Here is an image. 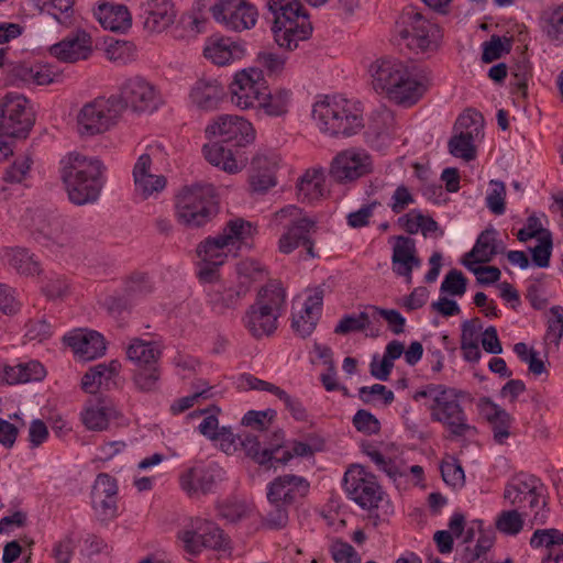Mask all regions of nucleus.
<instances>
[{
    "label": "nucleus",
    "instance_id": "nucleus-31",
    "mask_svg": "<svg viewBox=\"0 0 563 563\" xmlns=\"http://www.w3.org/2000/svg\"><path fill=\"white\" fill-rule=\"evenodd\" d=\"M393 272L406 278L411 283L412 271L421 265V261L416 256L415 241L407 236H397L393 247L391 256Z\"/></svg>",
    "mask_w": 563,
    "mask_h": 563
},
{
    "label": "nucleus",
    "instance_id": "nucleus-52",
    "mask_svg": "<svg viewBox=\"0 0 563 563\" xmlns=\"http://www.w3.org/2000/svg\"><path fill=\"white\" fill-rule=\"evenodd\" d=\"M474 142L475 140L466 135L455 133L449 141V152L451 155L463 158L466 162L472 161L476 155Z\"/></svg>",
    "mask_w": 563,
    "mask_h": 563
},
{
    "label": "nucleus",
    "instance_id": "nucleus-49",
    "mask_svg": "<svg viewBox=\"0 0 563 563\" xmlns=\"http://www.w3.org/2000/svg\"><path fill=\"white\" fill-rule=\"evenodd\" d=\"M538 244L530 249L532 262L540 268H547L550 265V258L553 249L552 234L550 231L542 232V236L537 240Z\"/></svg>",
    "mask_w": 563,
    "mask_h": 563
},
{
    "label": "nucleus",
    "instance_id": "nucleus-3",
    "mask_svg": "<svg viewBox=\"0 0 563 563\" xmlns=\"http://www.w3.org/2000/svg\"><path fill=\"white\" fill-rule=\"evenodd\" d=\"M320 132L330 136H352L364 128L362 110L356 102L340 96H325L312 109Z\"/></svg>",
    "mask_w": 563,
    "mask_h": 563
},
{
    "label": "nucleus",
    "instance_id": "nucleus-18",
    "mask_svg": "<svg viewBox=\"0 0 563 563\" xmlns=\"http://www.w3.org/2000/svg\"><path fill=\"white\" fill-rule=\"evenodd\" d=\"M265 90L267 86L262 69H243L235 74L230 85L231 101L242 110L257 108Z\"/></svg>",
    "mask_w": 563,
    "mask_h": 563
},
{
    "label": "nucleus",
    "instance_id": "nucleus-23",
    "mask_svg": "<svg viewBox=\"0 0 563 563\" xmlns=\"http://www.w3.org/2000/svg\"><path fill=\"white\" fill-rule=\"evenodd\" d=\"M63 342L81 362H89L104 355L107 346L101 333L88 329H75L63 336Z\"/></svg>",
    "mask_w": 563,
    "mask_h": 563
},
{
    "label": "nucleus",
    "instance_id": "nucleus-7",
    "mask_svg": "<svg viewBox=\"0 0 563 563\" xmlns=\"http://www.w3.org/2000/svg\"><path fill=\"white\" fill-rule=\"evenodd\" d=\"M273 223L285 229L278 241V250L290 254L299 246H305L310 257H316L312 234L317 231V221L307 216L302 209L288 205L274 213Z\"/></svg>",
    "mask_w": 563,
    "mask_h": 563
},
{
    "label": "nucleus",
    "instance_id": "nucleus-20",
    "mask_svg": "<svg viewBox=\"0 0 563 563\" xmlns=\"http://www.w3.org/2000/svg\"><path fill=\"white\" fill-rule=\"evenodd\" d=\"M209 137H219L222 142H231L244 146L255 140L253 125L242 117L221 114L206 128Z\"/></svg>",
    "mask_w": 563,
    "mask_h": 563
},
{
    "label": "nucleus",
    "instance_id": "nucleus-28",
    "mask_svg": "<svg viewBox=\"0 0 563 563\" xmlns=\"http://www.w3.org/2000/svg\"><path fill=\"white\" fill-rule=\"evenodd\" d=\"M240 440L247 456L262 466L271 467L275 466L276 453L283 448L284 432L275 431L266 448H262L258 437L252 433H245Z\"/></svg>",
    "mask_w": 563,
    "mask_h": 563
},
{
    "label": "nucleus",
    "instance_id": "nucleus-9",
    "mask_svg": "<svg viewBox=\"0 0 563 563\" xmlns=\"http://www.w3.org/2000/svg\"><path fill=\"white\" fill-rule=\"evenodd\" d=\"M123 114V106L115 95L100 96L86 102L77 114V129L82 136L109 131Z\"/></svg>",
    "mask_w": 563,
    "mask_h": 563
},
{
    "label": "nucleus",
    "instance_id": "nucleus-42",
    "mask_svg": "<svg viewBox=\"0 0 563 563\" xmlns=\"http://www.w3.org/2000/svg\"><path fill=\"white\" fill-rule=\"evenodd\" d=\"M291 97L292 92L286 88L276 89L274 92L265 90L257 108L263 109L267 115L279 117L287 113Z\"/></svg>",
    "mask_w": 563,
    "mask_h": 563
},
{
    "label": "nucleus",
    "instance_id": "nucleus-5",
    "mask_svg": "<svg viewBox=\"0 0 563 563\" xmlns=\"http://www.w3.org/2000/svg\"><path fill=\"white\" fill-rule=\"evenodd\" d=\"M273 15L272 31L278 46L294 49L299 41L307 40L312 26L299 0H267Z\"/></svg>",
    "mask_w": 563,
    "mask_h": 563
},
{
    "label": "nucleus",
    "instance_id": "nucleus-24",
    "mask_svg": "<svg viewBox=\"0 0 563 563\" xmlns=\"http://www.w3.org/2000/svg\"><path fill=\"white\" fill-rule=\"evenodd\" d=\"M137 16L148 32H162L174 23L176 10L172 0H141Z\"/></svg>",
    "mask_w": 563,
    "mask_h": 563
},
{
    "label": "nucleus",
    "instance_id": "nucleus-38",
    "mask_svg": "<svg viewBox=\"0 0 563 563\" xmlns=\"http://www.w3.org/2000/svg\"><path fill=\"white\" fill-rule=\"evenodd\" d=\"M126 358L135 366L157 364L161 350L155 341H145L140 338L130 339L125 347Z\"/></svg>",
    "mask_w": 563,
    "mask_h": 563
},
{
    "label": "nucleus",
    "instance_id": "nucleus-63",
    "mask_svg": "<svg viewBox=\"0 0 563 563\" xmlns=\"http://www.w3.org/2000/svg\"><path fill=\"white\" fill-rule=\"evenodd\" d=\"M492 189L486 197V206L487 208L497 216H500L505 212V195L506 189L503 181L492 180L490 181Z\"/></svg>",
    "mask_w": 563,
    "mask_h": 563
},
{
    "label": "nucleus",
    "instance_id": "nucleus-62",
    "mask_svg": "<svg viewBox=\"0 0 563 563\" xmlns=\"http://www.w3.org/2000/svg\"><path fill=\"white\" fill-rule=\"evenodd\" d=\"M9 80L12 85L31 84L35 80L33 64L30 62H14L10 64Z\"/></svg>",
    "mask_w": 563,
    "mask_h": 563
},
{
    "label": "nucleus",
    "instance_id": "nucleus-13",
    "mask_svg": "<svg viewBox=\"0 0 563 563\" xmlns=\"http://www.w3.org/2000/svg\"><path fill=\"white\" fill-rule=\"evenodd\" d=\"M398 33L406 46L416 53L437 49L439 29L415 7L404 9L398 24Z\"/></svg>",
    "mask_w": 563,
    "mask_h": 563
},
{
    "label": "nucleus",
    "instance_id": "nucleus-29",
    "mask_svg": "<svg viewBox=\"0 0 563 563\" xmlns=\"http://www.w3.org/2000/svg\"><path fill=\"white\" fill-rule=\"evenodd\" d=\"M278 169V157L275 154H260L252 161V173L250 175V187L252 191L265 194L276 186V172Z\"/></svg>",
    "mask_w": 563,
    "mask_h": 563
},
{
    "label": "nucleus",
    "instance_id": "nucleus-11",
    "mask_svg": "<svg viewBox=\"0 0 563 563\" xmlns=\"http://www.w3.org/2000/svg\"><path fill=\"white\" fill-rule=\"evenodd\" d=\"M200 11L210 12L213 20L228 31L243 32L255 26L257 9L247 0H197Z\"/></svg>",
    "mask_w": 563,
    "mask_h": 563
},
{
    "label": "nucleus",
    "instance_id": "nucleus-10",
    "mask_svg": "<svg viewBox=\"0 0 563 563\" xmlns=\"http://www.w3.org/2000/svg\"><path fill=\"white\" fill-rule=\"evenodd\" d=\"M254 233L251 222L235 218L227 222L222 232L217 236H210L200 242L197 247L198 256L206 264L222 265L231 247L246 241Z\"/></svg>",
    "mask_w": 563,
    "mask_h": 563
},
{
    "label": "nucleus",
    "instance_id": "nucleus-30",
    "mask_svg": "<svg viewBox=\"0 0 563 563\" xmlns=\"http://www.w3.org/2000/svg\"><path fill=\"white\" fill-rule=\"evenodd\" d=\"M323 302V289L318 287L308 296L303 303V309L292 316L291 328L301 338L309 336L319 320Z\"/></svg>",
    "mask_w": 563,
    "mask_h": 563
},
{
    "label": "nucleus",
    "instance_id": "nucleus-43",
    "mask_svg": "<svg viewBox=\"0 0 563 563\" xmlns=\"http://www.w3.org/2000/svg\"><path fill=\"white\" fill-rule=\"evenodd\" d=\"M205 158L213 166L220 167L228 173L239 170L238 163L230 150L224 148L219 143L206 144L202 148Z\"/></svg>",
    "mask_w": 563,
    "mask_h": 563
},
{
    "label": "nucleus",
    "instance_id": "nucleus-50",
    "mask_svg": "<svg viewBox=\"0 0 563 563\" xmlns=\"http://www.w3.org/2000/svg\"><path fill=\"white\" fill-rule=\"evenodd\" d=\"M523 512L518 509L505 510L500 512L496 521V528L505 534L516 536L523 528Z\"/></svg>",
    "mask_w": 563,
    "mask_h": 563
},
{
    "label": "nucleus",
    "instance_id": "nucleus-46",
    "mask_svg": "<svg viewBox=\"0 0 563 563\" xmlns=\"http://www.w3.org/2000/svg\"><path fill=\"white\" fill-rule=\"evenodd\" d=\"M74 0H49L45 2L43 8H40L38 15L43 19L47 15L53 18L62 25L69 26L71 19L69 11L73 9Z\"/></svg>",
    "mask_w": 563,
    "mask_h": 563
},
{
    "label": "nucleus",
    "instance_id": "nucleus-14",
    "mask_svg": "<svg viewBox=\"0 0 563 563\" xmlns=\"http://www.w3.org/2000/svg\"><path fill=\"white\" fill-rule=\"evenodd\" d=\"M374 162L362 148L351 147L339 152L331 161L329 175L333 181L346 185L372 174Z\"/></svg>",
    "mask_w": 563,
    "mask_h": 563
},
{
    "label": "nucleus",
    "instance_id": "nucleus-32",
    "mask_svg": "<svg viewBox=\"0 0 563 563\" xmlns=\"http://www.w3.org/2000/svg\"><path fill=\"white\" fill-rule=\"evenodd\" d=\"M84 426L91 431L107 430L111 420L119 417L118 410L106 399L88 401L81 413Z\"/></svg>",
    "mask_w": 563,
    "mask_h": 563
},
{
    "label": "nucleus",
    "instance_id": "nucleus-27",
    "mask_svg": "<svg viewBox=\"0 0 563 563\" xmlns=\"http://www.w3.org/2000/svg\"><path fill=\"white\" fill-rule=\"evenodd\" d=\"M310 484L303 476L285 474L276 477L268 485V501H284L292 504L309 493Z\"/></svg>",
    "mask_w": 563,
    "mask_h": 563
},
{
    "label": "nucleus",
    "instance_id": "nucleus-45",
    "mask_svg": "<svg viewBox=\"0 0 563 563\" xmlns=\"http://www.w3.org/2000/svg\"><path fill=\"white\" fill-rule=\"evenodd\" d=\"M484 118L475 110L463 112L454 124L455 133L463 134L477 141L484 136Z\"/></svg>",
    "mask_w": 563,
    "mask_h": 563
},
{
    "label": "nucleus",
    "instance_id": "nucleus-48",
    "mask_svg": "<svg viewBox=\"0 0 563 563\" xmlns=\"http://www.w3.org/2000/svg\"><path fill=\"white\" fill-rule=\"evenodd\" d=\"M31 363H19L16 365H4L0 373V382L8 385L27 383L33 374Z\"/></svg>",
    "mask_w": 563,
    "mask_h": 563
},
{
    "label": "nucleus",
    "instance_id": "nucleus-34",
    "mask_svg": "<svg viewBox=\"0 0 563 563\" xmlns=\"http://www.w3.org/2000/svg\"><path fill=\"white\" fill-rule=\"evenodd\" d=\"M225 96L223 86L214 78L198 79L190 90V100L202 110L216 109Z\"/></svg>",
    "mask_w": 563,
    "mask_h": 563
},
{
    "label": "nucleus",
    "instance_id": "nucleus-2",
    "mask_svg": "<svg viewBox=\"0 0 563 563\" xmlns=\"http://www.w3.org/2000/svg\"><path fill=\"white\" fill-rule=\"evenodd\" d=\"M372 86L375 91L401 106L415 104L426 92V86L413 75L404 62L384 57L369 66Z\"/></svg>",
    "mask_w": 563,
    "mask_h": 563
},
{
    "label": "nucleus",
    "instance_id": "nucleus-4",
    "mask_svg": "<svg viewBox=\"0 0 563 563\" xmlns=\"http://www.w3.org/2000/svg\"><path fill=\"white\" fill-rule=\"evenodd\" d=\"M285 302L286 292L279 284L265 285L258 290L254 303L246 309L243 325L257 340L271 336L277 329Z\"/></svg>",
    "mask_w": 563,
    "mask_h": 563
},
{
    "label": "nucleus",
    "instance_id": "nucleus-57",
    "mask_svg": "<svg viewBox=\"0 0 563 563\" xmlns=\"http://www.w3.org/2000/svg\"><path fill=\"white\" fill-rule=\"evenodd\" d=\"M276 418V411L273 409L266 410H250L242 418V423L246 427H251L257 431H264L269 428Z\"/></svg>",
    "mask_w": 563,
    "mask_h": 563
},
{
    "label": "nucleus",
    "instance_id": "nucleus-17",
    "mask_svg": "<svg viewBox=\"0 0 563 563\" xmlns=\"http://www.w3.org/2000/svg\"><path fill=\"white\" fill-rule=\"evenodd\" d=\"M185 551L197 555L202 549L222 550L228 545L223 531L213 522L196 518L189 527L178 532Z\"/></svg>",
    "mask_w": 563,
    "mask_h": 563
},
{
    "label": "nucleus",
    "instance_id": "nucleus-33",
    "mask_svg": "<svg viewBox=\"0 0 563 563\" xmlns=\"http://www.w3.org/2000/svg\"><path fill=\"white\" fill-rule=\"evenodd\" d=\"M220 409L213 406L210 409L198 410L191 416L206 415L200 424L198 426L199 432L211 441H219L221 448L227 451L234 445V434L230 427H219L217 413Z\"/></svg>",
    "mask_w": 563,
    "mask_h": 563
},
{
    "label": "nucleus",
    "instance_id": "nucleus-6",
    "mask_svg": "<svg viewBox=\"0 0 563 563\" xmlns=\"http://www.w3.org/2000/svg\"><path fill=\"white\" fill-rule=\"evenodd\" d=\"M176 218L187 228H200L218 213L216 190L211 184L195 183L185 186L176 196Z\"/></svg>",
    "mask_w": 563,
    "mask_h": 563
},
{
    "label": "nucleus",
    "instance_id": "nucleus-19",
    "mask_svg": "<svg viewBox=\"0 0 563 563\" xmlns=\"http://www.w3.org/2000/svg\"><path fill=\"white\" fill-rule=\"evenodd\" d=\"M118 494L115 478L107 473L97 475L91 489V507L100 522L108 523L118 516Z\"/></svg>",
    "mask_w": 563,
    "mask_h": 563
},
{
    "label": "nucleus",
    "instance_id": "nucleus-55",
    "mask_svg": "<svg viewBox=\"0 0 563 563\" xmlns=\"http://www.w3.org/2000/svg\"><path fill=\"white\" fill-rule=\"evenodd\" d=\"M287 56L283 54L263 51L257 54L256 62L263 67L268 76H278L283 73Z\"/></svg>",
    "mask_w": 563,
    "mask_h": 563
},
{
    "label": "nucleus",
    "instance_id": "nucleus-47",
    "mask_svg": "<svg viewBox=\"0 0 563 563\" xmlns=\"http://www.w3.org/2000/svg\"><path fill=\"white\" fill-rule=\"evenodd\" d=\"M358 398L365 405H377L382 402L384 406H389L395 395L393 390L388 389L385 385L374 384L372 386H362L358 388Z\"/></svg>",
    "mask_w": 563,
    "mask_h": 563
},
{
    "label": "nucleus",
    "instance_id": "nucleus-51",
    "mask_svg": "<svg viewBox=\"0 0 563 563\" xmlns=\"http://www.w3.org/2000/svg\"><path fill=\"white\" fill-rule=\"evenodd\" d=\"M159 379V371L157 364L136 366L133 375V382L142 391H152L156 388Z\"/></svg>",
    "mask_w": 563,
    "mask_h": 563
},
{
    "label": "nucleus",
    "instance_id": "nucleus-21",
    "mask_svg": "<svg viewBox=\"0 0 563 563\" xmlns=\"http://www.w3.org/2000/svg\"><path fill=\"white\" fill-rule=\"evenodd\" d=\"M223 478L222 468L216 463H200L184 472L179 477L181 489L190 497L212 493Z\"/></svg>",
    "mask_w": 563,
    "mask_h": 563
},
{
    "label": "nucleus",
    "instance_id": "nucleus-26",
    "mask_svg": "<svg viewBox=\"0 0 563 563\" xmlns=\"http://www.w3.org/2000/svg\"><path fill=\"white\" fill-rule=\"evenodd\" d=\"M49 52L62 62L76 63L90 56L92 40L86 31L77 30L63 41L52 45Z\"/></svg>",
    "mask_w": 563,
    "mask_h": 563
},
{
    "label": "nucleus",
    "instance_id": "nucleus-60",
    "mask_svg": "<svg viewBox=\"0 0 563 563\" xmlns=\"http://www.w3.org/2000/svg\"><path fill=\"white\" fill-rule=\"evenodd\" d=\"M135 47L132 43L125 41H115L106 48L108 59L119 64H126L134 58Z\"/></svg>",
    "mask_w": 563,
    "mask_h": 563
},
{
    "label": "nucleus",
    "instance_id": "nucleus-44",
    "mask_svg": "<svg viewBox=\"0 0 563 563\" xmlns=\"http://www.w3.org/2000/svg\"><path fill=\"white\" fill-rule=\"evenodd\" d=\"M541 29L551 40L563 42V3L547 9L541 16Z\"/></svg>",
    "mask_w": 563,
    "mask_h": 563
},
{
    "label": "nucleus",
    "instance_id": "nucleus-25",
    "mask_svg": "<svg viewBox=\"0 0 563 563\" xmlns=\"http://www.w3.org/2000/svg\"><path fill=\"white\" fill-rule=\"evenodd\" d=\"M250 285L239 282L234 286L212 285L207 290L208 302L218 314H225L242 305L250 292Z\"/></svg>",
    "mask_w": 563,
    "mask_h": 563
},
{
    "label": "nucleus",
    "instance_id": "nucleus-40",
    "mask_svg": "<svg viewBox=\"0 0 563 563\" xmlns=\"http://www.w3.org/2000/svg\"><path fill=\"white\" fill-rule=\"evenodd\" d=\"M1 262L4 266L14 269L19 275L32 276L35 267L33 253L24 247H3L0 251Z\"/></svg>",
    "mask_w": 563,
    "mask_h": 563
},
{
    "label": "nucleus",
    "instance_id": "nucleus-36",
    "mask_svg": "<svg viewBox=\"0 0 563 563\" xmlns=\"http://www.w3.org/2000/svg\"><path fill=\"white\" fill-rule=\"evenodd\" d=\"M243 54L244 48L230 37L210 38L203 48L205 57L219 66L240 59Z\"/></svg>",
    "mask_w": 563,
    "mask_h": 563
},
{
    "label": "nucleus",
    "instance_id": "nucleus-58",
    "mask_svg": "<svg viewBox=\"0 0 563 563\" xmlns=\"http://www.w3.org/2000/svg\"><path fill=\"white\" fill-rule=\"evenodd\" d=\"M462 264L472 272L481 285H492L500 279V269L496 266H478V263L462 260Z\"/></svg>",
    "mask_w": 563,
    "mask_h": 563
},
{
    "label": "nucleus",
    "instance_id": "nucleus-8",
    "mask_svg": "<svg viewBox=\"0 0 563 563\" xmlns=\"http://www.w3.org/2000/svg\"><path fill=\"white\" fill-rule=\"evenodd\" d=\"M543 493L544 487L537 477L520 475L506 486L504 497L518 510H521L525 517H529L533 512L532 525H544L548 511Z\"/></svg>",
    "mask_w": 563,
    "mask_h": 563
},
{
    "label": "nucleus",
    "instance_id": "nucleus-53",
    "mask_svg": "<svg viewBox=\"0 0 563 563\" xmlns=\"http://www.w3.org/2000/svg\"><path fill=\"white\" fill-rule=\"evenodd\" d=\"M371 324V314L362 311L358 314H345L334 328L338 334H347L353 331H363Z\"/></svg>",
    "mask_w": 563,
    "mask_h": 563
},
{
    "label": "nucleus",
    "instance_id": "nucleus-35",
    "mask_svg": "<svg viewBox=\"0 0 563 563\" xmlns=\"http://www.w3.org/2000/svg\"><path fill=\"white\" fill-rule=\"evenodd\" d=\"M101 26L113 32H125L132 25V15L124 4L103 2L93 11Z\"/></svg>",
    "mask_w": 563,
    "mask_h": 563
},
{
    "label": "nucleus",
    "instance_id": "nucleus-1",
    "mask_svg": "<svg viewBox=\"0 0 563 563\" xmlns=\"http://www.w3.org/2000/svg\"><path fill=\"white\" fill-rule=\"evenodd\" d=\"M106 167L96 158L70 152L60 161V178L68 199L76 206L95 203L106 184Z\"/></svg>",
    "mask_w": 563,
    "mask_h": 563
},
{
    "label": "nucleus",
    "instance_id": "nucleus-37",
    "mask_svg": "<svg viewBox=\"0 0 563 563\" xmlns=\"http://www.w3.org/2000/svg\"><path fill=\"white\" fill-rule=\"evenodd\" d=\"M325 175L322 167L307 169L297 183V197L302 202L320 199L325 191Z\"/></svg>",
    "mask_w": 563,
    "mask_h": 563
},
{
    "label": "nucleus",
    "instance_id": "nucleus-54",
    "mask_svg": "<svg viewBox=\"0 0 563 563\" xmlns=\"http://www.w3.org/2000/svg\"><path fill=\"white\" fill-rule=\"evenodd\" d=\"M329 551L335 563H361V556L355 549L341 539L333 540Z\"/></svg>",
    "mask_w": 563,
    "mask_h": 563
},
{
    "label": "nucleus",
    "instance_id": "nucleus-39",
    "mask_svg": "<svg viewBox=\"0 0 563 563\" xmlns=\"http://www.w3.org/2000/svg\"><path fill=\"white\" fill-rule=\"evenodd\" d=\"M498 232L489 227L477 238L473 249L467 252L463 260H470L474 263H489L501 249L498 247Z\"/></svg>",
    "mask_w": 563,
    "mask_h": 563
},
{
    "label": "nucleus",
    "instance_id": "nucleus-56",
    "mask_svg": "<svg viewBox=\"0 0 563 563\" xmlns=\"http://www.w3.org/2000/svg\"><path fill=\"white\" fill-rule=\"evenodd\" d=\"M97 376L98 384L106 389H110L115 385V378L121 371V363L118 360H112L109 363H100L93 367Z\"/></svg>",
    "mask_w": 563,
    "mask_h": 563
},
{
    "label": "nucleus",
    "instance_id": "nucleus-22",
    "mask_svg": "<svg viewBox=\"0 0 563 563\" xmlns=\"http://www.w3.org/2000/svg\"><path fill=\"white\" fill-rule=\"evenodd\" d=\"M121 100L123 112L131 108L135 112H145L156 109L157 98L154 86L142 77L126 79L115 95Z\"/></svg>",
    "mask_w": 563,
    "mask_h": 563
},
{
    "label": "nucleus",
    "instance_id": "nucleus-59",
    "mask_svg": "<svg viewBox=\"0 0 563 563\" xmlns=\"http://www.w3.org/2000/svg\"><path fill=\"white\" fill-rule=\"evenodd\" d=\"M563 336V307L553 306L550 309V318L548 319V330L545 339L555 346H559Z\"/></svg>",
    "mask_w": 563,
    "mask_h": 563
},
{
    "label": "nucleus",
    "instance_id": "nucleus-64",
    "mask_svg": "<svg viewBox=\"0 0 563 563\" xmlns=\"http://www.w3.org/2000/svg\"><path fill=\"white\" fill-rule=\"evenodd\" d=\"M530 544L533 548L563 544V532L558 529L536 530L530 539Z\"/></svg>",
    "mask_w": 563,
    "mask_h": 563
},
{
    "label": "nucleus",
    "instance_id": "nucleus-41",
    "mask_svg": "<svg viewBox=\"0 0 563 563\" xmlns=\"http://www.w3.org/2000/svg\"><path fill=\"white\" fill-rule=\"evenodd\" d=\"M394 114L390 110L383 109L377 111L371 118L366 134L367 142L373 146H378L390 136L394 131Z\"/></svg>",
    "mask_w": 563,
    "mask_h": 563
},
{
    "label": "nucleus",
    "instance_id": "nucleus-16",
    "mask_svg": "<svg viewBox=\"0 0 563 563\" xmlns=\"http://www.w3.org/2000/svg\"><path fill=\"white\" fill-rule=\"evenodd\" d=\"M343 485L347 496L363 509L377 508L383 498L376 477L362 465H352L345 472Z\"/></svg>",
    "mask_w": 563,
    "mask_h": 563
},
{
    "label": "nucleus",
    "instance_id": "nucleus-15",
    "mask_svg": "<svg viewBox=\"0 0 563 563\" xmlns=\"http://www.w3.org/2000/svg\"><path fill=\"white\" fill-rule=\"evenodd\" d=\"M29 100L16 93H8L0 104V137L25 139L33 126L26 112Z\"/></svg>",
    "mask_w": 563,
    "mask_h": 563
},
{
    "label": "nucleus",
    "instance_id": "nucleus-61",
    "mask_svg": "<svg viewBox=\"0 0 563 563\" xmlns=\"http://www.w3.org/2000/svg\"><path fill=\"white\" fill-rule=\"evenodd\" d=\"M467 279L457 269H451L444 277L440 290L452 296H463L466 291Z\"/></svg>",
    "mask_w": 563,
    "mask_h": 563
},
{
    "label": "nucleus",
    "instance_id": "nucleus-12",
    "mask_svg": "<svg viewBox=\"0 0 563 563\" xmlns=\"http://www.w3.org/2000/svg\"><path fill=\"white\" fill-rule=\"evenodd\" d=\"M463 396V391L450 387L437 405L431 407V420L441 423L449 432L448 438L452 440L474 437L477 433L461 405L460 398Z\"/></svg>",
    "mask_w": 563,
    "mask_h": 563
}]
</instances>
